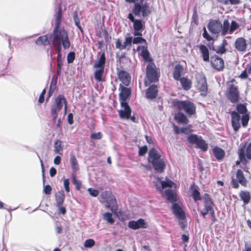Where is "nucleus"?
<instances>
[{
	"label": "nucleus",
	"mask_w": 251,
	"mask_h": 251,
	"mask_svg": "<svg viewBox=\"0 0 251 251\" xmlns=\"http://www.w3.org/2000/svg\"><path fill=\"white\" fill-rule=\"evenodd\" d=\"M60 12L59 11L56 18V25L53 30V45L57 52L61 51L62 46L64 50L68 49L70 47L68 34L63 29L59 28Z\"/></svg>",
	"instance_id": "1"
},
{
	"label": "nucleus",
	"mask_w": 251,
	"mask_h": 251,
	"mask_svg": "<svg viewBox=\"0 0 251 251\" xmlns=\"http://www.w3.org/2000/svg\"><path fill=\"white\" fill-rule=\"evenodd\" d=\"M208 29L213 34H218L222 30V25L218 21H212L207 25Z\"/></svg>",
	"instance_id": "15"
},
{
	"label": "nucleus",
	"mask_w": 251,
	"mask_h": 251,
	"mask_svg": "<svg viewBox=\"0 0 251 251\" xmlns=\"http://www.w3.org/2000/svg\"><path fill=\"white\" fill-rule=\"evenodd\" d=\"M235 47L239 51H245L246 49V40L242 37L238 38L235 42Z\"/></svg>",
	"instance_id": "23"
},
{
	"label": "nucleus",
	"mask_w": 251,
	"mask_h": 251,
	"mask_svg": "<svg viewBox=\"0 0 251 251\" xmlns=\"http://www.w3.org/2000/svg\"><path fill=\"white\" fill-rule=\"evenodd\" d=\"M142 55L145 59L147 60L149 57V53L147 50L144 49L142 51Z\"/></svg>",
	"instance_id": "59"
},
{
	"label": "nucleus",
	"mask_w": 251,
	"mask_h": 251,
	"mask_svg": "<svg viewBox=\"0 0 251 251\" xmlns=\"http://www.w3.org/2000/svg\"><path fill=\"white\" fill-rule=\"evenodd\" d=\"M202 35L203 37L208 41L212 40V38L208 34L205 27H204V31Z\"/></svg>",
	"instance_id": "53"
},
{
	"label": "nucleus",
	"mask_w": 251,
	"mask_h": 251,
	"mask_svg": "<svg viewBox=\"0 0 251 251\" xmlns=\"http://www.w3.org/2000/svg\"><path fill=\"white\" fill-rule=\"evenodd\" d=\"M101 200L100 201L106 203V207L110 208L113 213H116L117 209L116 201L112 193L109 191H105L100 194Z\"/></svg>",
	"instance_id": "5"
},
{
	"label": "nucleus",
	"mask_w": 251,
	"mask_h": 251,
	"mask_svg": "<svg viewBox=\"0 0 251 251\" xmlns=\"http://www.w3.org/2000/svg\"><path fill=\"white\" fill-rule=\"evenodd\" d=\"M133 24L134 35L142 36V32L144 29V23L141 20L137 19Z\"/></svg>",
	"instance_id": "16"
},
{
	"label": "nucleus",
	"mask_w": 251,
	"mask_h": 251,
	"mask_svg": "<svg viewBox=\"0 0 251 251\" xmlns=\"http://www.w3.org/2000/svg\"><path fill=\"white\" fill-rule=\"evenodd\" d=\"M227 45V42L226 40H224L222 45L216 47L215 50L218 53H224L226 51L225 46Z\"/></svg>",
	"instance_id": "38"
},
{
	"label": "nucleus",
	"mask_w": 251,
	"mask_h": 251,
	"mask_svg": "<svg viewBox=\"0 0 251 251\" xmlns=\"http://www.w3.org/2000/svg\"><path fill=\"white\" fill-rule=\"evenodd\" d=\"M147 151V148L146 147H143L139 148V154L140 155H144Z\"/></svg>",
	"instance_id": "58"
},
{
	"label": "nucleus",
	"mask_w": 251,
	"mask_h": 251,
	"mask_svg": "<svg viewBox=\"0 0 251 251\" xmlns=\"http://www.w3.org/2000/svg\"><path fill=\"white\" fill-rule=\"evenodd\" d=\"M104 73V68L98 69L94 73V77L98 82L102 80V76Z\"/></svg>",
	"instance_id": "35"
},
{
	"label": "nucleus",
	"mask_w": 251,
	"mask_h": 251,
	"mask_svg": "<svg viewBox=\"0 0 251 251\" xmlns=\"http://www.w3.org/2000/svg\"><path fill=\"white\" fill-rule=\"evenodd\" d=\"M213 152L215 157L218 160L222 159L225 155L224 151L219 147H215L213 149Z\"/></svg>",
	"instance_id": "30"
},
{
	"label": "nucleus",
	"mask_w": 251,
	"mask_h": 251,
	"mask_svg": "<svg viewBox=\"0 0 251 251\" xmlns=\"http://www.w3.org/2000/svg\"><path fill=\"white\" fill-rule=\"evenodd\" d=\"M132 38L131 37H126L124 42L122 44V49H126V48H130L131 46Z\"/></svg>",
	"instance_id": "40"
},
{
	"label": "nucleus",
	"mask_w": 251,
	"mask_h": 251,
	"mask_svg": "<svg viewBox=\"0 0 251 251\" xmlns=\"http://www.w3.org/2000/svg\"><path fill=\"white\" fill-rule=\"evenodd\" d=\"M172 209L174 214L179 219L183 220L185 218V215L183 211L177 204H173L172 206Z\"/></svg>",
	"instance_id": "21"
},
{
	"label": "nucleus",
	"mask_w": 251,
	"mask_h": 251,
	"mask_svg": "<svg viewBox=\"0 0 251 251\" xmlns=\"http://www.w3.org/2000/svg\"><path fill=\"white\" fill-rule=\"evenodd\" d=\"M56 173V170L54 167H51L50 170V175L51 177H53Z\"/></svg>",
	"instance_id": "60"
},
{
	"label": "nucleus",
	"mask_w": 251,
	"mask_h": 251,
	"mask_svg": "<svg viewBox=\"0 0 251 251\" xmlns=\"http://www.w3.org/2000/svg\"><path fill=\"white\" fill-rule=\"evenodd\" d=\"M154 185L157 190L162 192L164 188L167 187L173 188L175 184L170 179H166L165 181H162L158 178L154 182Z\"/></svg>",
	"instance_id": "13"
},
{
	"label": "nucleus",
	"mask_w": 251,
	"mask_h": 251,
	"mask_svg": "<svg viewBox=\"0 0 251 251\" xmlns=\"http://www.w3.org/2000/svg\"><path fill=\"white\" fill-rule=\"evenodd\" d=\"M201 213L203 218H205V215L209 213L212 218V223L215 222V215L213 209V203L206 194L204 197V208L201 210Z\"/></svg>",
	"instance_id": "8"
},
{
	"label": "nucleus",
	"mask_w": 251,
	"mask_h": 251,
	"mask_svg": "<svg viewBox=\"0 0 251 251\" xmlns=\"http://www.w3.org/2000/svg\"><path fill=\"white\" fill-rule=\"evenodd\" d=\"M188 142L193 144H196L197 147L203 151H206L208 148V145L205 141L197 135H191L187 137Z\"/></svg>",
	"instance_id": "9"
},
{
	"label": "nucleus",
	"mask_w": 251,
	"mask_h": 251,
	"mask_svg": "<svg viewBox=\"0 0 251 251\" xmlns=\"http://www.w3.org/2000/svg\"><path fill=\"white\" fill-rule=\"evenodd\" d=\"M72 182L75 185L77 189H80L81 185V182L77 180L74 176H72Z\"/></svg>",
	"instance_id": "50"
},
{
	"label": "nucleus",
	"mask_w": 251,
	"mask_h": 251,
	"mask_svg": "<svg viewBox=\"0 0 251 251\" xmlns=\"http://www.w3.org/2000/svg\"><path fill=\"white\" fill-rule=\"evenodd\" d=\"M69 180L68 179H65L64 180L63 184L65 188V189L66 192H69L70 191L69 188Z\"/></svg>",
	"instance_id": "55"
},
{
	"label": "nucleus",
	"mask_w": 251,
	"mask_h": 251,
	"mask_svg": "<svg viewBox=\"0 0 251 251\" xmlns=\"http://www.w3.org/2000/svg\"><path fill=\"white\" fill-rule=\"evenodd\" d=\"M171 103L175 108L179 111L183 110L189 115L194 114L196 112V107L194 104L190 101H180L175 99L172 101Z\"/></svg>",
	"instance_id": "4"
},
{
	"label": "nucleus",
	"mask_w": 251,
	"mask_h": 251,
	"mask_svg": "<svg viewBox=\"0 0 251 251\" xmlns=\"http://www.w3.org/2000/svg\"><path fill=\"white\" fill-rule=\"evenodd\" d=\"M51 187L49 185L44 186V192L47 195H50L51 193Z\"/></svg>",
	"instance_id": "56"
},
{
	"label": "nucleus",
	"mask_w": 251,
	"mask_h": 251,
	"mask_svg": "<svg viewBox=\"0 0 251 251\" xmlns=\"http://www.w3.org/2000/svg\"><path fill=\"white\" fill-rule=\"evenodd\" d=\"M45 93H46V89H44L43 90L42 93L40 95L39 100H38V102L39 103L43 102L44 100V95Z\"/></svg>",
	"instance_id": "57"
},
{
	"label": "nucleus",
	"mask_w": 251,
	"mask_h": 251,
	"mask_svg": "<svg viewBox=\"0 0 251 251\" xmlns=\"http://www.w3.org/2000/svg\"><path fill=\"white\" fill-rule=\"evenodd\" d=\"M232 125L235 131H237L240 127V116L235 111L231 113Z\"/></svg>",
	"instance_id": "19"
},
{
	"label": "nucleus",
	"mask_w": 251,
	"mask_h": 251,
	"mask_svg": "<svg viewBox=\"0 0 251 251\" xmlns=\"http://www.w3.org/2000/svg\"><path fill=\"white\" fill-rule=\"evenodd\" d=\"M68 122L70 125H72L73 123V115L72 113L69 114L68 116Z\"/></svg>",
	"instance_id": "61"
},
{
	"label": "nucleus",
	"mask_w": 251,
	"mask_h": 251,
	"mask_svg": "<svg viewBox=\"0 0 251 251\" xmlns=\"http://www.w3.org/2000/svg\"><path fill=\"white\" fill-rule=\"evenodd\" d=\"M70 161L72 169L74 171H77L79 169V166L77 159L74 155H71Z\"/></svg>",
	"instance_id": "34"
},
{
	"label": "nucleus",
	"mask_w": 251,
	"mask_h": 251,
	"mask_svg": "<svg viewBox=\"0 0 251 251\" xmlns=\"http://www.w3.org/2000/svg\"><path fill=\"white\" fill-rule=\"evenodd\" d=\"M249 120V116L248 114H244L242 116V124L243 126H246L248 124Z\"/></svg>",
	"instance_id": "47"
},
{
	"label": "nucleus",
	"mask_w": 251,
	"mask_h": 251,
	"mask_svg": "<svg viewBox=\"0 0 251 251\" xmlns=\"http://www.w3.org/2000/svg\"><path fill=\"white\" fill-rule=\"evenodd\" d=\"M146 77L145 84L146 86L151 82H154L158 80V74L155 65L152 62H150L147 66Z\"/></svg>",
	"instance_id": "6"
},
{
	"label": "nucleus",
	"mask_w": 251,
	"mask_h": 251,
	"mask_svg": "<svg viewBox=\"0 0 251 251\" xmlns=\"http://www.w3.org/2000/svg\"><path fill=\"white\" fill-rule=\"evenodd\" d=\"M210 62L212 66L216 70L220 71L223 70L224 67L223 60L217 56H212Z\"/></svg>",
	"instance_id": "17"
},
{
	"label": "nucleus",
	"mask_w": 251,
	"mask_h": 251,
	"mask_svg": "<svg viewBox=\"0 0 251 251\" xmlns=\"http://www.w3.org/2000/svg\"><path fill=\"white\" fill-rule=\"evenodd\" d=\"M237 111L243 115L246 114L247 111L246 105L244 104H238L236 106Z\"/></svg>",
	"instance_id": "41"
},
{
	"label": "nucleus",
	"mask_w": 251,
	"mask_h": 251,
	"mask_svg": "<svg viewBox=\"0 0 251 251\" xmlns=\"http://www.w3.org/2000/svg\"><path fill=\"white\" fill-rule=\"evenodd\" d=\"M228 98L232 103L237 102L238 101V91L237 88L234 85H231L229 88Z\"/></svg>",
	"instance_id": "18"
},
{
	"label": "nucleus",
	"mask_w": 251,
	"mask_h": 251,
	"mask_svg": "<svg viewBox=\"0 0 251 251\" xmlns=\"http://www.w3.org/2000/svg\"><path fill=\"white\" fill-rule=\"evenodd\" d=\"M132 12L136 16H139L141 12L142 16L145 17L150 13V10L148 4L147 3H143L142 1L141 4L135 3Z\"/></svg>",
	"instance_id": "10"
},
{
	"label": "nucleus",
	"mask_w": 251,
	"mask_h": 251,
	"mask_svg": "<svg viewBox=\"0 0 251 251\" xmlns=\"http://www.w3.org/2000/svg\"><path fill=\"white\" fill-rule=\"evenodd\" d=\"M185 218L183 220L179 219V224L182 229H184L186 226V222L185 221Z\"/></svg>",
	"instance_id": "62"
},
{
	"label": "nucleus",
	"mask_w": 251,
	"mask_h": 251,
	"mask_svg": "<svg viewBox=\"0 0 251 251\" xmlns=\"http://www.w3.org/2000/svg\"><path fill=\"white\" fill-rule=\"evenodd\" d=\"M95 242L93 239H89L85 241L84 246L86 248H90L95 245Z\"/></svg>",
	"instance_id": "45"
},
{
	"label": "nucleus",
	"mask_w": 251,
	"mask_h": 251,
	"mask_svg": "<svg viewBox=\"0 0 251 251\" xmlns=\"http://www.w3.org/2000/svg\"><path fill=\"white\" fill-rule=\"evenodd\" d=\"M128 226L133 229L139 228H145L148 226L147 223L143 219H140L137 221H131L128 222Z\"/></svg>",
	"instance_id": "14"
},
{
	"label": "nucleus",
	"mask_w": 251,
	"mask_h": 251,
	"mask_svg": "<svg viewBox=\"0 0 251 251\" xmlns=\"http://www.w3.org/2000/svg\"><path fill=\"white\" fill-rule=\"evenodd\" d=\"M137 37H134L132 39V42L133 44H137L138 43H146V40L142 38V36H137Z\"/></svg>",
	"instance_id": "44"
},
{
	"label": "nucleus",
	"mask_w": 251,
	"mask_h": 251,
	"mask_svg": "<svg viewBox=\"0 0 251 251\" xmlns=\"http://www.w3.org/2000/svg\"><path fill=\"white\" fill-rule=\"evenodd\" d=\"M230 26V25L228 21L227 20H225L221 30L222 32V34L223 35H225L227 33H229Z\"/></svg>",
	"instance_id": "37"
},
{
	"label": "nucleus",
	"mask_w": 251,
	"mask_h": 251,
	"mask_svg": "<svg viewBox=\"0 0 251 251\" xmlns=\"http://www.w3.org/2000/svg\"><path fill=\"white\" fill-rule=\"evenodd\" d=\"M115 46L116 48L119 49L120 50H122V44L121 43L120 39L117 40L115 44Z\"/></svg>",
	"instance_id": "64"
},
{
	"label": "nucleus",
	"mask_w": 251,
	"mask_h": 251,
	"mask_svg": "<svg viewBox=\"0 0 251 251\" xmlns=\"http://www.w3.org/2000/svg\"><path fill=\"white\" fill-rule=\"evenodd\" d=\"M75 57V54L74 52H70L67 55V61L68 63H71L73 62Z\"/></svg>",
	"instance_id": "49"
},
{
	"label": "nucleus",
	"mask_w": 251,
	"mask_h": 251,
	"mask_svg": "<svg viewBox=\"0 0 251 251\" xmlns=\"http://www.w3.org/2000/svg\"><path fill=\"white\" fill-rule=\"evenodd\" d=\"M196 87L202 96H206L207 91V83L205 76L202 74H198L196 76Z\"/></svg>",
	"instance_id": "11"
},
{
	"label": "nucleus",
	"mask_w": 251,
	"mask_h": 251,
	"mask_svg": "<svg viewBox=\"0 0 251 251\" xmlns=\"http://www.w3.org/2000/svg\"><path fill=\"white\" fill-rule=\"evenodd\" d=\"M157 94V87L156 86L152 85L147 90L146 97L149 99H153L156 97Z\"/></svg>",
	"instance_id": "24"
},
{
	"label": "nucleus",
	"mask_w": 251,
	"mask_h": 251,
	"mask_svg": "<svg viewBox=\"0 0 251 251\" xmlns=\"http://www.w3.org/2000/svg\"><path fill=\"white\" fill-rule=\"evenodd\" d=\"M239 196L245 204H248L251 200L250 193L247 191H241Z\"/></svg>",
	"instance_id": "25"
},
{
	"label": "nucleus",
	"mask_w": 251,
	"mask_h": 251,
	"mask_svg": "<svg viewBox=\"0 0 251 251\" xmlns=\"http://www.w3.org/2000/svg\"><path fill=\"white\" fill-rule=\"evenodd\" d=\"M53 162L56 165H59L61 162V157L59 156H56L54 159Z\"/></svg>",
	"instance_id": "63"
},
{
	"label": "nucleus",
	"mask_w": 251,
	"mask_h": 251,
	"mask_svg": "<svg viewBox=\"0 0 251 251\" xmlns=\"http://www.w3.org/2000/svg\"><path fill=\"white\" fill-rule=\"evenodd\" d=\"M91 137L93 139H100L102 137V134L100 132L93 133L91 134Z\"/></svg>",
	"instance_id": "52"
},
{
	"label": "nucleus",
	"mask_w": 251,
	"mask_h": 251,
	"mask_svg": "<svg viewBox=\"0 0 251 251\" xmlns=\"http://www.w3.org/2000/svg\"><path fill=\"white\" fill-rule=\"evenodd\" d=\"M164 195L167 197V199L171 202L176 201V196L172 190L167 189L165 190Z\"/></svg>",
	"instance_id": "33"
},
{
	"label": "nucleus",
	"mask_w": 251,
	"mask_h": 251,
	"mask_svg": "<svg viewBox=\"0 0 251 251\" xmlns=\"http://www.w3.org/2000/svg\"><path fill=\"white\" fill-rule=\"evenodd\" d=\"M63 104H65V113H66L67 106L66 104V100L64 96L59 95L55 100L54 104L52 105L51 108V115L54 121L57 117V113L62 108Z\"/></svg>",
	"instance_id": "7"
},
{
	"label": "nucleus",
	"mask_w": 251,
	"mask_h": 251,
	"mask_svg": "<svg viewBox=\"0 0 251 251\" xmlns=\"http://www.w3.org/2000/svg\"><path fill=\"white\" fill-rule=\"evenodd\" d=\"M131 94V90L129 88L124 86L121 87V92L119 94L120 103L122 109L118 111L121 119H127L131 115V109L126 102V100Z\"/></svg>",
	"instance_id": "2"
},
{
	"label": "nucleus",
	"mask_w": 251,
	"mask_h": 251,
	"mask_svg": "<svg viewBox=\"0 0 251 251\" xmlns=\"http://www.w3.org/2000/svg\"><path fill=\"white\" fill-rule=\"evenodd\" d=\"M192 196L194 201H197L200 200L201 199V197L199 191L195 187L192 188Z\"/></svg>",
	"instance_id": "42"
},
{
	"label": "nucleus",
	"mask_w": 251,
	"mask_h": 251,
	"mask_svg": "<svg viewBox=\"0 0 251 251\" xmlns=\"http://www.w3.org/2000/svg\"><path fill=\"white\" fill-rule=\"evenodd\" d=\"M148 161L151 163L158 173H161L164 168L165 163L159 152L155 149H151L149 152Z\"/></svg>",
	"instance_id": "3"
},
{
	"label": "nucleus",
	"mask_w": 251,
	"mask_h": 251,
	"mask_svg": "<svg viewBox=\"0 0 251 251\" xmlns=\"http://www.w3.org/2000/svg\"><path fill=\"white\" fill-rule=\"evenodd\" d=\"M239 25H238L234 21L231 22L229 34H231L235 30L238 28Z\"/></svg>",
	"instance_id": "46"
},
{
	"label": "nucleus",
	"mask_w": 251,
	"mask_h": 251,
	"mask_svg": "<svg viewBox=\"0 0 251 251\" xmlns=\"http://www.w3.org/2000/svg\"><path fill=\"white\" fill-rule=\"evenodd\" d=\"M35 43L38 46H46L49 45L50 42L48 40V36L44 35L38 38L35 41Z\"/></svg>",
	"instance_id": "26"
},
{
	"label": "nucleus",
	"mask_w": 251,
	"mask_h": 251,
	"mask_svg": "<svg viewBox=\"0 0 251 251\" xmlns=\"http://www.w3.org/2000/svg\"><path fill=\"white\" fill-rule=\"evenodd\" d=\"M57 52V74L59 75L61 69V66H62V61H61V51Z\"/></svg>",
	"instance_id": "43"
},
{
	"label": "nucleus",
	"mask_w": 251,
	"mask_h": 251,
	"mask_svg": "<svg viewBox=\"0 0 251 251\" xmlns=\"http://www.w3.org/2000/svg\"><path fill=\"white\" fill-rule=\"evenodd\" d=\"M103 218L104 220L106 221L110 224L114 223V220L112 218V214L109 212H106L103 214Z\"/></svg>",
	"instance_id": "39"
},
{
	"label": "nucleus",
	"mask_w": 251,
	"mask_h": 251,
	"mask_svg": "<svg viewBox=\"0 0 251 251\" xmlns=\"http://www.w3.org/2000/svg\"><path fill=\"white\" fill-rule=\"evenodd\" d=\"M175 119L177 121L178 123H181L183 124H187L188 120L184 114L182 113H177L175 115Z\"/></svg>",
	"instance_id": "32"
},
{
	"label": "nucleus",
	"mask_w": 251,
	"mask_h": 251,
	"mask_svg": "<svg viewBox=\"0 0 251 251\" xmlns=\"http://www.w3.org/2000/svg\"><path fill=\"white\" fill-rule=\"evenodd\" d=\"M192 131L190 127L188 126L186 127H183L180 129V132L186 134H188Z\"/></svg>",
	"instance_id": "54"
},
{
	"label": "nucleus",
	"mask_w": 251,
	"mask_h": 251,
	"mask_svg": "<svg viewBox=\"0 0 251 251\" xmlns=\"http://www.w3.org/2000/svg\"><path fill=\"white\" fill-rule=\"evenodd\" d=\"M54 151L55 153H58L60 155L62 154L63 150V146L62 145V141L59 139L55 140L53 144Z\"/></svg>",
	"instance_id": "27"
},
{
	"label": "nucleus",
	"mask_w": 251,
	"mask_h": 251,
	"mask_svg": "<svg viewBox=\"0 0 251 251\" xmlns=\"http://www.w3.org/2000/svg\"><path fill=\"white\" fill-rule=\"evenodd\" d=\"M236 178H233L232 180L233 187L234 188H238L239 187L238 183L243 186H246L247 184V180L244 176L243 172L241 170H238L236 172Z\"/></svg>",
	"instance_id": "12"
},
{
	"label": "nucleus",
	"mask_w": 251,
	"mask_h": 251,
	"mask_svg": "<svg viewBox=\"0 0 251 251\" xmlns=\"http://www.w3.org/2000/svg\"><path fill=\"white\" fill-rule=\"evenodd\" d=\"M183 67L180 65L175 66L173 72L174 78L175 79L179 80L180 79L181 74L183 72Z\"/></svg>",
	"instance_id": "29"
},
{
	"label": "nucleus",
	"mask_w": 251,
	"mask_h": 251,
	"mask_svg": "<svg viewBox=\"0 0 251 251\" xmlns=\"http://www.w3.org/2000/svg\"><path fill=\"white\" fill-rule=\"evenodd\" d=\"M64 194L62 192H59L56 194V201L58 206H60L64 202Z\"/></svg>",
	"instance_id": "36"
},
{
	"label": "nucleus",
	"mask_w": 251,
	"mask_h": 251,
	"mask_svg": "<svg viewBox=\"0 0 251 251\" xmlns=\"http://www.w3.org/2000/svg\"><path fill=\"white\" fill-rule=\"evenodd\" d=\"M105 61L104 53H101L99 60L95 63L94 67L97 69L104 68Z\"/></svg>",
	"instance_id": "28"
},
{
	"label": "nucleus",
	"mask_w": 251,
	"mask_h": 251,
	"mask_svg": "<svg viewBox=\"0 0 251 251\" xmlns=\"http://www.w3.org/2000/svg\"><path fill=\"white\" fill-rule=\"evenodd\" d=\"M118 78L123 84L127 86L130 82V76L128 73L124 71H120L118 73Z\"/></svg>",
	"instance_id": "20"
},
{
	"label": "nucleus",
	"mask_w": 251,
	"mask_h": 251,
	"mask_svg": "<svg viewBox=\"0 0 251 251\" xmlns=\"http://www.w3.org/2000/svg\"><path fill=\"white\" fill-rule=\"evenodd\" d=\"M246 155L248 159H251V142L249 144L247 148Z\"/></svg>",
	"instance_id": "51"
},
{
	"label": "nucleus",
	"mask_w": 251,
	"mask_h": 251,
	"mask_svg": "<svg viewBox=\"0 0 251 251\" xmlns=\"http://www.w3.org/2000/svg\"><path fill=\"white\" fill-rule=\"evenodd\" d=\"M180 83L185 90H188L191 88V81L187 78L182 77L180 79Z\"/></svg>",
	"instance_id": "31"
},
{
	"label": "nucleus",
	"mask_w": 251,
	"mask_h": 251,
	"mask_svg": "<svg viewBox=\"0 0 251 251\" xmlns=\"http://www.w3.org/2000/svg\"><path fill=\"white\" fill-rule=\"evenodd\" d=\"M87 190L89 192L90 195L94 197H97L99 194L98 190L94 189L92 188H89Z\"/></svg>",
	"instance_id": "48"
},
{
	"label": "nucleus",
	"mask_w": 251,
	"mask_h": 251,
	"mask_svg": "<svg viewBox=\"0 0 251 251\" xmlns=\"http://www.w3.org/2000/svg\"><path fill=\"white\" fill-rule=\"evenodd\" d=\"M197 47L200 50L203 60L208 62L209 61V52L208 48L203 45H198Z\"/></svg>",
	"instance_id": "22"
}]
</instances>
